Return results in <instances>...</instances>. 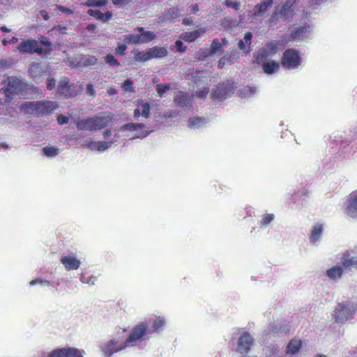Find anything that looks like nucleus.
I'll return each instance as SVG.
<instances>
[{"label":"nucleus","instance_id":"obj_1","mask_svg":"<svg viewBox=\"0 0 357 357\" xmlns=\"http://www.w3.org/2000/svg\"><path fill=\"white\" fill-rule=\"evenodd\" d=\"M151 321H142L139 322L135 327L132 328L130 335L126 339L124 344H121L118 340H110L102 347L103 353L107 356H109L121 349L126 347H133L137 342H143L150 338L149 335L153 333L162 331L165 326V320L163 317L158 316L152 322L151 328L149 325Z\"/></svg>","mask_w":357,"mask_h":357},{"label":"nucleus","instance_id":"obj_2","mask_svg":"<svg viewBox=\"0 0 357 357\" xmlns=\"http://www.w3.org/2000/svg\"><path fill=\"white\" fill-rule=\"evenodd\" d=\"M38 40L27 39L20 42L19 51L22 54H50L52 50V43L43 35L38 36Z\"/></svg>","mask_w":357,"mask_h":357},{"label":"nucleus","instance_id":"obj_3","mask_svg":"<svg viewBox=\"0 0 357 357\" xmlns=\"http://www.w3.org/2000/svg\"><path fill=\"white\" fill-rule=\"evenodd\" d=\"M56 101L42 100L33 102H25L22 105V111L33 116H44L54 112L58 108Z\"/></svg>","mask_w":357,"mask_h":357},{"label":"nucleus","instance_id":"obj_4","mask_svg":"<svg viewBox=\"0 0 357 357\" xmlns=\"http://www.w3.org/2000/svg\"><path fill=\"white\" fill-rule=\"evenodd\" d=\"M296 3L297 0H286L280 6H276L267 21L268 26H275L280 20L284 22L291 21L294 15V6Z\"/></svg>","mask_w":357,"mask_h":357},{"label":"nucleus","instance_id":"obj_5","mask_svg":"<svg viewBox=\"0 0 357 357\" xmlns=\"http://www.w3.org/2000/svg\"><path fill=\"white\" fill-rule=\"evenodd\" d=\"M340 262L342 266H332L326 272V275L332 280L337 281L342 278L344 268L357 269V257L350 256L348 252L343 253Z\"/></svg>","mask_w":357,"mask_h":357},{"label":"nucleus","instance_id":"obj_6","mask_svg":"<svg viewBox=\"0 0 357 357\" xmlns=\"http://www.w3.org/2000/svg\"><path fill=\"white\" fill-rule=\"evenodd\" d=\"M357 310V304L349 301H344L336 305L333 311V318L336 323L343 324L354 319Z\"/></svg>","mask_w":357,"mask_h":357},{"label":"nucleus","instance_id":"obj_7","mask_svg":"<svg viewBox=\"0 0 357 357\" xmlns=\"http://www.w3.org/2000/svg\"><path fill=\"white\" fill-rule=\"evenodd\" d=\"M111 121L109 116H96L79 120L76 126L78 130H100L107 127Z\"/></svg>","mask_w":357,"mask_h":357},{"label":"nucleus","instance_id":"obj_8","mask_svg":"<svg viewBox=\"0 0 357 357\" xmlns=\"http://www.w3.org/2000/svg\"><path fill=\"white\" fill-rule=\"evenodd\" d=\"M3 93L6 102H10L15 96L22 92L26 88V83L15 76H9L3 80Z\"/></svg>","mask_w":357,"mask_h":357},{"label":"nucleus","instance_id":"obj_9","mask_svg":"<svg viewBox=\"0 0 357 357\" xmlns=\"http://www.w3.org/2000/svg\"><path fill=\"white\" fill-rule=\"evenodd\" d=\"M137 34H127L124 37V43L128 45H141L149 43L156 38L153 31H146L144 26H138L136 29Z\"/></svg>","mask_w":357,"mask_h":357},{"label":"nucleus","instance_id":"obj_10","mask_svg":"<svg viewBox=\"0 0 357 357\" xmlns=\"http://www.w3.org/2000/svg\"><path fill=\"white\" fill-rule=\"evenodd\" d=\"M301 63L298 51L294 48H287L281 59V65L287 69H296Z\"/></svg>","mask_w":357,"mask_h":357},{"label":"nucleus","instance_id":"obj_11","mask_svg":"<svg viewBox=\"0 0 357 357\" xmlns=\"http://www.w3.org/2000/svg\"><path fill=\"white\" fill-rule=\"evenodd\" d=\"M235 86L232 82L220 84L216 89L211 92V97L213 100L222 101L227 99L228 96L233 93Z\"/></svg>","mask_w":357,"mask_h":357},{"label":"nucleus","instance_id":"obj_12","mask_svg":"<svg viewBox=\"0 0 357 357\" xmlns=\"http://www.w3.org/2000/svg\"><path fill=\"white\" fill-rule=\"evenodd\" d=\"M84 351L75 347L56 349L47 357H83Z\"/></svg>","mask_w":357,"mask_h":357},{"label":"nucleus","instance_id":"obj_13","mask_svg":"<svg viewBox=\"0 0 357 357\" xmlns=\"http://www.w3.org/2000/svg\"><path fill=\"white\" fill-rule=\"evenodd\" d=\"M254 344V339L249 333L244 332L238 340L237 351L241 354H246L249 352Z\"/></svg>","mask_w":357,"mask_h":357},{"label":"nucleus","instance_id":"obj_14","mask_svg":"<svg viewBox=\"0 0 357 357\" xmlns=\"http://www.w3.org/2000/svg\"><path fill=\"white\" fill-rule=\"evenodd\" d=\"M58 92L66 98H70L75 96V93L72 89L70 84V79L66 76H63L60 79L58 85Z\"/></svg>","mask_w":357,"mask_h":357},{"label":"nucleus","instance_id":"obj_15","mask_svg":"<svg viewBox=\"0 0 357 357\" xmlns=\"http://www.w3.org/2000/svg\"><path fill=\"white\" fill-rule=\"evenodd\" d=\"M346 211L349 217L357 218V190L349 196L346 202Z\"/></svg>","mask_w":357,"mask_h":357},{"label":"nucleus","instance_id":"obj_16","mask_svg":"<svg viewBox=\"0 0 357 357\" xmlns=\"http://www.w3.org/2000/svg\"><path fill=\"white\" fill-rule=\"evenodd\" d=\"M274 0H266L260 3L255 4L253 9V16L261 17L266 15L268 10L273 6Z\"/></svg>","mask_w":357,"mask_h":357},{"label":"nucleus","instance_id":"obj_17","mask_svg":"<svg viewBox=\"0 0 357 357\" xmlns=\"http://www.w3.org/2000/svg\"><path fill=\"white\" fill-rule=\"evenodd\" d=\"M310 26L307 22L301 24L298 26L294 27L290 34L291 38L296 40L305 38L307 33L310 31Z\"/></svg>","mask_w":357,"mask_h":357},{"label":"nucleus","instance_id":"obj_18","mask_svg":"<svg viewBox=\"0 0 357 357\" xmlns=\"http://www.w3.org/2000/svg\"><path fill=\"white\" fill-rule=\"evenodd\" d=\"M66 271L77 270L80 266V261L74 256H63L60 259Z\"/></svg>","mask_w":357,"mask_h":357},{"label":"nucleus","instance_id":"obj_19","mask_svg":"<svg viewBox=\"0 0 357 357\" xmlns=\"http://www.w3.org/2000/svg\"><path fill=\"white\" fill-rule=\"evenodd\" d=\"M206 33V29L204 27L199 28V29L194 30L191 32H183L181 35V38L187 43H193L201 36L202 34Z\"/></svg>","mask_w":357,"mask_h":357},{"label":"nucleus","instance_id":"obj_20","mask_svg":"<svg viewBox=\"0 0 357 357\" xmlns=\"http://www.w3.org/2000/svg\"><path fill=\"white\" fill-rule=\"evenodd\" d=\"M174 102L181 107H187L192 102V98L188 92L178 91L174 98Z\"/></svg>","mask_w":357,"mask_h":357},{"label":"nucleus","instance_id":"obj_21","mask_svg":"<svg viewBox=\"0 0 357 357\" xmlns=\"http://www.w3.org/2000/svg\"><path fill=\"white\" fill-rule=\"evenodd\" d=\"M270 333L273 335H286L289 329L285 323H274L269 326Z\"/></svg>","mask_w":357,"mask_h":357},{"label":"nucleus","instance_id":"obj_22","mask_svg":"<svg viewBox=\"0 0 357 357\" xmlns=\"http://www.w3.org/2000/svg\"><path fill=\"white\" fill-rule=\"evenodd\" d=\"M149 54L151 59H162L167 56L168 51L166 47H158L155 46L146 49Z\"/></svg>","mask_w":357,"mask_h":357},{"label":"nucleus","instance_id":"obj_23","mask_svg":"<svg viewBox=\"0 0 357 357\" xmlns=\"http://www.w3.org/2000/svg\"><path fill=\"white\" fill-rule=\"evenodd\" d=\"M112 143V142L91 141L88 144V147L93 151H105L110 146Z\"/></svg>","mask_w":357,"mask_h":357},{"label":"nucleus","instance_id":"obj_24","mask_svg":"<svg viewBox=\"0 0 357 357\" xmlns=\"http://www.w3.org/2000/svg\"><path fill=\"white\" fill-rule=\"evenodd\" d=\"M301 341L298 339H291L287 344L286 352L287 354H296L301 348Z\"/></svg>","mask_w":357,"mask_h":357},{"label":"nucleus","instance_id":"obj_25","mask_svg":"<svg viewBox=\"0 0 357 357\" xmlns=\"http://www.w3.org/2000/svg\"><path fill=\"white\" fill-rule=\"evenodd\" d=\"M225 42V38L222 39V43L219 42L218 38H214L211 43L210 54H222L224 52L223 45Z\"/></svg>","mask_w":357,"mask_h":357},{"label":"nucleus","instance_id":"obj_26","mask_svg":"<svg viewBox=\"0 0 357 357\" xmlns=\"http://www.w3.org/2000/svg\"><path fill=\"white\" fill-rule=\"evenodd\" d=\"M323 231V225L321 223H317L312 228L311 234L309 237L310 241L312 243H315L319 238Z\"/></svg>","mask_w":357,"mask_h":357},{"label":"nucleus","instance_id":"obj_27","mask_svg":"<svg viewBox=\"0 0 357 357\" xmlns=\"http://www.w3.org/2000/svg\"><path fill=\"white\" fill-rule=\"evenodd\" d=\"M42 68L40 63H32L29 65V72L33 78L34 82H38L41 76Z\"/></svg>","mask_w":357,"mask_h":357},{"label":"nucleus","instance_id":"obj_28","mask_svg":"<svg viewBox=\"0 0 357 357\" xmlns=\"http://www.w3.org/2000/svg\"><path fill=\"white\" fill-rule=\"evenodd\" d=\"M261 65L264 73L267 75H271L280 68V64L275 61H268Z\"/></svg>","mask_w":357,"mask_h":357},{"label":"nucleus","instance_id":"obj_29","mask_svg":"<svg viewBox=\"0 0 357 357\" xmlns=\"http://www.w3.org/2000/svg\"><path fill=\"white\" fill-rule=\"evenodd\" d=\"M252 37L253 36L250 32L245 33L243 40H241L238 42V48L241 50L243 52H245L247 53L250 52V49L245 48V45L248 47L250 45Z\"/></svg>","mask_w":357,"mask_h":357},{"label":"nucleus","instance_id":"obj_30","mask_svg":"<svg viewBox=\"0 0 357 357\" xmlns=\"http://www.w3.org/2000/svg\"><path fill=\"white\" fill-rule=\"evenodd\" d=\"M270 56L271 54L266 52V50L260 49L259 50L257 51L255 56L254 63H257V65H261L263 63H265L268 62L267 59Z\"/></svg>","mask_w":357,"mask_h":357},{"label":"nucleus","instance_id":"obj_31","mask_svg":"<svg viewBox=\"0 0 357 357\" xmlns=\"http://www.w3.org/2000/svg\"><path fill=\"white\" fill-rule=\"evenodd\" d=\"M280 42L278 40H271L266 44L265 47H262L263 50H266L268 54L273 55L278 52V46Z\"/></svg>","mask_w":357,"mask_h":357},{"label":"nucleus","instance_id":"obj_32","mask_svg":"<svg viewBox=\"0 0 357 357\" xmlns=\"http://www.w3.org/2000/svg\"><path fill=\"white\" fill-rule=\"evenodd\" d=\"M146 128L145 124L143 123H127V124H123L121 127V130L126 131V130H144Z\"/></svg>","mask_w":357,"mask_h":357},{"label":"nucleus","instance_id":"obj_33","mask_svg":"<svg viewBox=\"0 0 357 357\" xmlns=\"http://www.w3.org/2000/svg\"><path fill=\"white\" fill-rule=\"evenodd\" d=\"M141 107V115L145 119H149L151 114V106L149 102H144L142 100H137Z\"/></svg>","mask_w":357,"mask_h":357},{"label":"nucleus","instance_id":"obj_34","mask_svg":"<svg viewBox=\"0 0 357 357\" xmlns=\"http://www.w3.org/2000/svg\"><path fill=\"white\" fill-rule=\"evenodd\" d=\"M134 59L136 61L140 63H144L151 60L150 56L147 50L145 51H137L134 53Z\"/></svg>","mask_w":357,"mask_h":357},{"label":"nucleus","instance_id":"obj_35","mask_svg":"<svg viewBox=\"0 0 357 357\" xmlns=\"http://www.w3.org/2000/svg\"><path fill=\"white\" fill-rule=\"evenodd\" d=\"M205 122V119L199 116L192 117L188 119V127L190 128H198Z\"/></svg>","mask_w":357,"mask_h":357},{"label":"nucleus","instance_id":"obj_36","mask_svg":"<svg viewBox=\"0 0 357 357\" xmlns=\"http://www.w3.org/2000/svg\"><path fill=\"white\" fill-rule=\"evenodd\" d=\"M105 59V63L109 65V66H112V67H120L121 66V63L119 61V60L115 59L114 55H112L111 54H107L105 56V59Z\"/></svg>","mask_w":357,"mask_h":357},{"label":"nucleus","instance_id":"obj_37","mask_svg":"<svg viewBox=\"0 0 357 357\" xmlns=\"http://www.w3.org/2000/svg\"><path fill=\"white\" fill-rule=\"evenodd\" d=\"M181 10L178 8H171L168 10L169 19L171 22H175L182 16Z\"/></svg>","mask_w":357,"mask_h":357},{"label":"nucleus","instance_id":"obj_38","mask_svg":"<svg viewBox=\"0 0 357 357\" xmlns=\"http://www.w3.org/2000/svg\"><path fill=\"white\" fill-rule=\"evenodd\" d=\"M42 151L47 157L52 158L59 154V149L54 146H45Z\"/></svg>","mask_w":357,"mask_h":357},{"label":"nucleus","instance_id":"obj_39","mask_svg":"<svg viewBox=\"0 0 357 357\" xmlns=\"http://www.w3.org/2000/svg\"><path fill=\"white\" fill-rule=\"evenodd\" d=\"M107 0H87L85 5L89 7H101L106 6Z\"/></svg>","mask_w":357,"mask_h":357},{"label":"nucleus","instance_id":"obj_40","mask_svg":"<svg viewBox=\"0 0 357 357\" xmlns=\"http://www.w3.org/2000/svg\"><path fill=\"white\" fill-rule=\"evenodd\" d=\"M171 89L170 84H158L156 86V91L159 96L161 98L163 96L164 93L169 91Z\"/></svg>","mask_w":357,"mask_h":357},{"label":"nucleus","instance_id":"obj_41","mask_svg":"<svg viewBox=\"0 0 357 357\" xmlns=\"http://www.w3.org/2000/svg\"><path fill=\"white\" fill-rule=\"evenodd\" d=\"M227 7L231 8L235 10H239L241 8V4L238 1H233V0H225L224 3Z\"/></svg>","mask_w":357,"mask_h":357},{"label":"nucleus","instance_id":"obj_42","mask_svg":"<svg viewBox=\"0 0 357 357\" xmlns=\"http://www.w3.org/2000/svg\"><path fill=\"white\" fill-rule=\"evenodd\" d=\"M273 219H274V215L273 213L265 214V215H264V216L261 219V225L266 226L268 224H270V222H272L273 220Z\"/></svg>","mask_w":357,"mask_h":357},{"label":"nucleus","instance_id":"obj_43","mask_svg":"<svg viewBox=\"0 0 357 357\" xmlns=\"http://www.w3.org/2000/svg\"><path fill=\"white\" fill-rule=\"evenodd\" d=\"M98 59L94 56H89V57L83 59V64L86 66H91L96 65Z\"/></svg>","mask_w":357,"mask_h":357},{"label":"nucleus","instance_id":"obj_44","mask_svg":"<svg viewBox=\"0 0 357 357\" xmlns=\"http://www.w3.org/2000/svg\"><path fill=\"white\" fill-rule=\"evenodd\" d=\"M121 87L126 91H132L134 89L133 82L128 79L123 82Z\"/></svg>","mask_w":357,"mask_h":357},{"label":"nucleus","instance_id":"obj_45","mask_svg":"<svg viewBox=\"0 0 357 357\" xmlns=\"http://www.w3.org/2000/svg\"><path fill=\"white\" fill-rule=\"evenodd\" d=\"M87 13L89 15L95 17L97 20H100L102 16V13L99 10L90 9L88 10Z\"/></svg>","mask_w":357,"mask_h":357},{"label":"nucleus","instance_id":"obj_46","mask_svg":"<svg viewBox=\"0 0 357 357\" xmlns=\"http://www.w3.org/2000/svg\"><path fill=\"white\" fill-rule=\"evenodd\" d=\"M126 50L127 46L126 44H120L118 45V47H115V54H119L120 56L124 55Z\"/></svg>","mask_w":357,"mask_h":357},{"label":"nucleus","instance_id":"obj_47","mask_svg":"<svg viewBox=\"0 0 357 357\" xmlns=\"http://www.w3.org/2000/svg\"><path fill=\"white\" fill-rule=\"evenodd\" d=\"M112 3L117 7H123L129 3H130L132 0H112Z\"/></svg>","mask_w":357,"mask_h":357},{"label":"nucleus","instance_id":"obj_48","mask_svg":"<svg viewBox=\"0 0 357 357\" xmlns=\"http://www.w3.org/2000/svg\"><path fill=\"white\" fill-rule=\"evenodd\" d=\"M86 93L91 98H94L96 97V91L94 89V86L91 84H88L86 86Z\"/></svg>","mask_w":357,"mask_h":357},{"label":"nucleus","instance_id":"obj_49","mask_svg":"<svg viewBox=\"0 0 357 357\" xmlns=\"http://www.w3.org/2000/svg\"><path fill=\"white\" fill-rule=\"evenodd\" d=\"M47 89L51 91L55 87V79L53 77H48L46 82Z\"/></svg>","mask_w":357,"mask_h":357},{"label":"nucleus","instance_id":"obj_50","mask_svg":"<svg viewBox=\"0 0 357 357\" xmlns=\"http://www.w3.org/2000/svg\"><path fill=\"white\" fill-rule=\"evenodd\" d=\"M175 46H176L177 52H179L181 53L183 52H185L187 50V47H183V42L180 40H176L175 42Z\"/></svg>","mask_w":357,"mask_h":357},{"label":"nucleus","instance_id":"obj_51","mask_svg":"<svg viewBox=\"0 0 357 357\" xmlns=\"http://www.w3.org/2000/svg\"><path fill=\"white\" fill-rule=\"evenodd\" d=\"M57 121L59 125H64L69 121V119L63 114H59L57 116Z\"/></svg>","mask_w":357,"mask_h":357},{"label":"nucleus","instance_id":"obj_52","mask_svg":"<svg viewBox=\"0 0 357 357\" xmlns=\"http://www.w3.org/2000/svg\"><path fill=\"white\" fill-rule=\"evenodd\" d=\"M57 9L59 11L62 12L68 15H72L73 13V11L72 10H70V8H66L61 5L57 6Z\"/></svg>","mask_w":357,"mask_h":357},{"label":"nucleus","instance_id":"obj_53","mask_svg":"<svg viewBox=\"0 0 357 357\" xmlns=\"http://www.w3.org/2000/svg\"><path fill=\"white\" fill-rule=\"evenodd\" d=\"M112 13L109 11H107L106 13H102L100 20L102 22H108L112 18Z\"/></svg>","mask_w":357,"mask_h":357},{"label":"nucleus","instance_id":"obj_54","mask_svg":"<svg viewBox=\"0 0 357 357\" xmlns=\"http://www.w3.org/2000/svg\"><path fill=\"white\" fill-rule=\"evenodd\" d=\"M44 283L49 284V282H47V280H42L40 278H36V279L33 280L32 281H31L29 282V284L31 285V286H33L36 284H44Z\"/></svg>","mask_w":357,"mask_h":357},{"label":"nucleus","instance_id":"obj_55","mask_svg":"<svg viewBox=\"0 0 357 357\" xmlns=\"http://www.w3.org/2000/svg\"><path fill=\"white\" fill-rule=\"evenodd\" d=\"M199 10V5L197 3L192 4V6H190V13L192 14H197Z\"/></svg>","mask_w":357,"mask_h":357},{"label":"nucleus","instance_id":"obj_56","mask_svg":"<svg viewBox=\"0 0 357 357\" xmlns=\"http://www.w3.org/2000/svg\"><path fill=\"white\" fill-rule=\"evenodd\" d=\"M192 22H193L192 18L185 17V18H183L182 20V24L184 26L192 25Z\"/></svg>","mask_w":357,"mask_h":357},{"label":"nucleus","instance_id":"obj_57","mask_svg":"<svg viewBox=\"0 0 357 357\" xmlns=\"http://www.w3.org/2000/svg\"><path fill=\"white\" fill-rule=\"evenodd\" d=\"M141 115L140 110L139 108L135 109L134 110V119H138L139 116Z\"/></svg>","mask_w":357,"mask_h":357},{"label":"nucleus","instance_id":"obj_58","mask_svg":"<svg viewBox=\"0 0 357 357\" xmlns=\"http://www.w3.org/2000/svg\"><path fill=\"white\" fill-rule=\"evenodd\" d=\"M108 93L110 96H114L116 93V90L114 88H110L108 91Z\"/></svg>","mask_w":357,"mask_h":357},{"label":"nucleus","instance_id":"obj_59","mask_svg":"<svg viewBox=\"0 0 357 357\" xmlns=\"http://www.w3.org/2000/svg\"><path fill=\"white\" fill-rule=\"evenodd\" d=\"M103 136H105L106 139L109 138L111 136V131L109 130H105V132H103Z\"/></svg>","mask_w":357,"mask_h":357},{"label":"nucleus","instance_id":"obj_60","mask_svg":"<svg viewBox=\"0 0 357 357\" xmlns=\"http://www.w3.org/2000/svg\"><path fill=\"white\" fill-rule=\"evenodd\" d=\"M149 135L148 132H138L137 137H144Z\"/></svg>","mask_w":357,"mask_h":357},{"label":"nucleus","instance_id":"obj_61","mask_svg":"<svg viewBox=\"0 0 357 357\" xmlns=\"http://www.w3.org/2000/svg\"><path fill=\"white\" fill-rule=\"evenodd\" d=\"M207 92H205L204 91H201L198 92V96L199 98H204Z\"/></svg>","mask_w":357,"mask_h":357},{"label":"nucleus","instance_id":"obj_62","mask_svg":"<svg viewBox=\"0 0 357 357\" xmlns=\"http://www.w3.org/2000/svg\"><path fill=\"white\" fill-rule=\"evenodd\" d=\"M1 31L3 32V33H8L10 31V30L8 29V27L6 26H2L1 27Z\"/></svg>","mask_w":357,"mask_h":357},{"label":"nucleus","instance_id":"obj_63","mask_svg":"<svg viewBox=\"0 0 357 357\" xmlns=\"http://www.w3.org/2000/svg\"><path fill=\"white\" fill-rule=\"evenodd\" d=\"M82 282H87V283H90V281L88 280V281H85V278L84 275L82 276Z\"/></svg>","mask_w":357,"mask_h":357},{"label":"nucleus","instance_id":"obj_64","mask_svg":"<svg viewBox=\"0 0 357 357\" xmlns=\"http://www.w3.org/2000/svg\"><path fill=\"white\" fill-rule=\"evenodd\" d=\"M315 357H326L325 355L324 354H318L317 356H316Z\"/></svg>","mask_w":357,"mask_h":357}]
</instances>
